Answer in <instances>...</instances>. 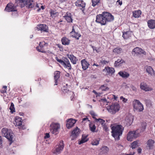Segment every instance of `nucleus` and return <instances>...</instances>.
<instances>
[{"instance_id":"f257e3e1","label":"nucleus","mask_w":155,"mask_h":155,"mask_svg":"<svg viewBox=\"0 0 155 155\" xmlns=\"http://www.w3.org/2000/svg\"><path fill=\"white\" fill-rule=\"evenodd\" d=\"M114 19V17L111 14L104 12L102 14L96 16L95 21L96 22L100 23L101 25H105L108 22L113 21Z\"/></svg>"},{"instance_id":"f03ea898","label":"nucleus","mask_w":155,"mask_h":155,"mask_svg":"<svg viewBox=\"0 0 155 155\" xmlns=\"http://www.w3.org/2000/svg\"><path fill=\"white\" fill-rule=\"evenodd\" d=\"M112 135L115 140H119L120 136H121L124 130V127L120 125H115L111 128Z\"/></svg>"},{"instance_id":"7ed1b4c3","label":"nucleus","mask_w":155,"mask_h":155,"mask_svg":"<svg viewBox=\"0 0 155 155\" xmlns=\"http://www.w3.org/2000/svg\"><path fill=\"white\" fill-rule=\"evenodd\" d=\"M2 135L6 137L10 141H12L13 138V133L10 130L6 128H3L2 130Z\"/></svg>"},{"instance_id":"20e7f679","label":"nucleus","mask_w":155,"mask_h":155,"mask_svg":"<svg viewBox=\"0 0 155 155\" xmlns=\"http://www.w3.org/2000/svg\"><path fill=\"white\" fill-rule=\"evenodd\" d=\"M132 105L134 109L137 111L141 112L143 110V105L138 100H134L132 102Z\"/></svg>"},{"instance_id":"39448f33","label":"nucleus","mask_w":155,"mask_h":155,"mask_svg":"<svg viewBox=\"0 0 155 155\" xmlns=\"http://www.w3.org/2000/svg\"><path fill=\"white\" fill-rule=\"evenodd\" d=\"M60 125L57 123H52L50 125V132L53 134L56 135L58 134Z\"/></svg>"},{"instance_id":"423d86ee","label":"nucleus","mask_w":155,"mask_h":155,"mask_svg":"<svg viewBox=\"0 0 155 155\" xmlns=\"http://www.w3.org/2000/svg\"><path fill=\"white\" fill-rule=\"evenodd\" d=\"M120 107L118 103H115L107 108L108 111L112 114H114L120 110Z\"/></svg>"},{"instance_id":"0eeeda50","label":"nucleus","mask_w":155,"mask_h":155,"mask_svg":"<svg viewBox=\"0 0 155 155\" xmlns=\"http://www.w3.org/2000/svg\"><path fill=\"white\" fill-rule=\"evenodd\" d=\"M139 136V134L137 130L130 131L127 134V140L128 141H131Z\"/></svg>"},{"instance_id":"6e6552de","label":"nucleus","mask_w":155,"mask_h":155,"mask_svg":"<svg viewBox=\"0 0 155 155\" xmlns=\"http://www.w3.org/2000/svg\"><path fill=\"white\" fill-rule=\"evenodd\" d=\"M14 124L19 129H24L26 128L25 125L22 124L21 118L19 117H15Z\"/></svg>"},{"instance_id":"1a4fd4ad","label":"nucleus","mask_w":155,"mask_h":155,"mask_svg":"<svg viewBox=\"0 0 155 155\" xmlns=\"http://www.w3.org/2000/svg\"><path fill=\"white\" fill-rule=\"evenodd\" d=\"M64 147L63 141H60L59 144L56 146L54 149L53 150V153L56 154L60 153L62 151Z\"/></svg>"},{"instance_id":"9d476101","label":"nucleus","mask_w":155,"mask_h":155,"mask_svg":"<svg viewBox=\"0 0 155 155\" xmlns=\"http://www.w3.org/2000/svg\"><path fill=\"white\" fill-rule=\"evenodd\" d=\"M76 5L78 7V8L81 10L83 13L84 14H85L84 11L85 10V7L86 5L85 3L83 0H78L75 3Z\"/></svg>"},{"instance_id":"9b49d317","label":"nucleus","mask_w":155,"mask_h":155,"mask_svg":"<svg viewBox=\"0 0 155 155\" xmlns=\"http://www.w3.org/2000/svg\"><path fill=\"white\" fill-rule=\"evenodd\" d=\"M5 10L8 12H12L17 10L16 6L12 3H8L6 5Z\"/></svg>"},{"instance_id":"f8f14e48","label":"nucleus","mask_w":155,"mask_h":155,"mask_svg":"<svg viewBox=\"0 0 155 155\" xmlns=\"http://www.w3.org/2000/svg\"><path fill=\"white\" fill-rule=\"evenodd\" d=\"M132 54L133 55L135 56L136 55H138L141 54L145 55L146 53V52L141 48L136 47L133 49Z\"/></svg>"},{"instance_id":"ddd939ff","label":"nucleus","mask_w":155,"mask_h":155,"mask_svg":"<svg viewBox=\"0 0 155 155\" xmlns=\"http://www.w3.org/2000/svg\"><path fill=\"white\" fill-rule=\"evenodd\" d=\"M71 36L73 38H74L77 40H78L79 38L81 36L80 34L78 31L74 29V26L72 27L71 31L70 32Z\"/></svg>"},{"instance_id":"4468645a","label":"nucleus","mask_w":155,"mask_h":155,"mask_svg":"<svg viewBox=\"0 0 155 155\" xmlns=\"http://www.w3.org/2000/svg\"><path fill=\"white\" fill-rule=\"evenodd\" d=\"M140 88L145 91H152L153 88L148 86L146 83L143 82L140 83Z\"/></svg>"},{"instance_id":"2eb2a0df","label":"nucleus","mask_w":155,"mask_h":155,"mask_svg":"<svg viewBox=\"0 0 155 155\" xmlns=\"http://www.w3.org/2000/svg\"><path fill=\"white\" fill-rule=\"evenodd\" d=\"M103 71L106 74H112L115 71L114 69L113 68L109 67H105Z\"/></svg>"},{"instance_id":"dca6fc26","label":"nucleus","mask_w":155,"mask_h":155,"mask_svg":"<svg viewBox=\"0 0 155 155\" xmlns=\"http://www.w3.org/2000/svg\"><path fill=\"white\" fill-rule=\"evenodd\" d=\"M62 59L64 60V63L62 65L64 67L68 68V70H71V67L68 59L65 57L63 58Z\"/></svg>"},{"instance_id":"f3484780","label":"nucleus","mask_w":155,"mask_h":155,"mask_svg":"<svg viewBox=\"0 0 155 155\" xmlns=\"http://www.w3.org/2000/svg\"><path fill=\"white\" fill-rule=\"evenodd\" d=\"M76 122V120L72 118L68 119L66 124V127L68 129L74 126Z\"/></svg>"},{"instance_id":"a211bd4d","label":"nucleus","mask_w":155,"mask_h":155,"mask_svg":"<svg viewBox=\"0 0 155 155\" xmlns=\"http://www.w3.org/2000/svg\"><path fill=\"white\" fill-rule=\"evenodd\" d=\"M37 28L38 30L42 31L43 32H48V26L45 24H40L38 25L37 27Z\"/></svg>"},{"instance_id":"6ab92c4d","label":"nucleus","mask_w":155,"mask_h":155,"mask_svg":"<svg viewBox=\"0 0 155 155\" xmlns=\"http://www.w3.org/2000/svg\"><path fill=\"white\" fill-rule=\"evenodd\" d=\"M133 121V117L131 115L127 116L125 119V123L127 125L130 126L132 123Z\"/></svg>"},{"instance_id":"aec40b11","label":"nucleus","mask_w":155,"mask_h":155,"mask_svg":"<svg viewBox=\"0 0 155 155\" xmlns=\"http://www.w3.org/2000/svg\"><path fill=\"white\" fill-rule=\"evenodd\" d=\"M61 91L64 94L68 93L69 95H71V98L72 97H74V93L73 91H70L66 86H64L61 88Z\"/></svg>"},{"instance_id":"412c9836","label":"nucleus","mask_w":155,"mask_h":155,"mask_svg":"<svg viewBox=\"0 0 155 155\" xmlns=\"http://www.w3.org/2000/svg\"><path fill=\"white\" fill-rule=\"evenodd\" d=\"M146 71L150 76L153 77H155V72L151 67H147Z\"/></svg>"},{"instance_id":"4be33fe9","label":"nucleus","mask_w":155,"mask_h":155,"mask_svg":"<svg viewBox=\"0 0 155 155\" xmlns=\"http://www.w3.org/2000/svg\"><path fill=\"white\" fill-rule=\"evenodd\" d=\"M45 43L44 41L40 42L39 44V45L36 48L37 50L39 52L42 53H45V51L44 47L45 45Z\"/></svg>"},{"instance_id":"5701e85b","label":"nucleus","mask_w":155,"mask_h":155,"mask_svg":"<svg viewBox=\"0 0 155 155\" xmlns=\"http://www.w3.org/2000/svg\"><path fill=\"white\" fill-rule=\"evenodd\" d=\"M68 57L70 60L71 63L73 64H76L77 62L78 61V59L73 54H67Z\"/></svg>"},{"instance_id":"b1692460","label":"nucleus","mask_w":155,"mask_h":155,"mask_svg":"<svg viewBox=\"0 0 155 155\" xmlns=\"http://www.w3.org/2000/svg\"><path fill=\"white\" fill-rule=\"evenodd\" d=\"M81 62L82 68L84 70H86L88 68L89 64L85 59H83L81 61Z\"/></svg>"},{"instance_id":"393cba45","label":"nucleus","mask_w":155,"mask_h":155,"mask_svg":"<svg viewBox=\"0 0 155 155\" xmlns=\"http://www.w3.org/2000/svg\"><path fill=\"white\" fill-rule=\"evenodd\" d=\"M25 5L26 7L29 8H32L35 5L33 0H26Z\"/></svg>"},{"instance_id":"a878e982","label":"nucleus","mask_w":155,"mask_h":155,"mask_svg":"<svg viewBox=\"0 0 155 155\" xmlns=\"http://www.w3.org/2000/svg\"><path fill=\"white\" fill-rule=\"evenodd\" d=\"M71 16L72 15L71 13L67 12L64 16V17L68 22H72L73 20Z\"/></svg>"},{"instance_id":"bb28decb","label":"nucleus","mask_w":155,"mask_h":155,"mask_svg":"<svg viewBox=\"0 0 155 155\" xmlns=\"http://www.w3.org/2000/svg\"><path fill=\"white\" fill-rule=\"evenodd\" d=\"M147 24L149 28L153 29L155 28V20L151 19L147 21Z\"/></svg>"},{"instance_id":"cd10ccee","label":"nucleus","mask_w":155,"mask_h":155,"mask_svg":"<svg viewBox=\"0 0 155 155\" xmlns=\"http://www.w3.org/2000/svg\"><path fill=\"white\" fill-rule=\"evenodd\" d=\"M154 142V140L151 139H149L146 143L147 145V147L149 149H152L153 148Z\"/></svg>"},{"instance_id":"c85d7f7f","label":"nucleus","mask_w":155,"mask_h":155,"mask_svg":"<svg viewBox=\"0 0 155 155\" xmlns=\"http://www.w3.org/2000/svg\"><path fill=\"white\" fill-rule=\"evenodd\" d=\"M61 72L58 71H56L54 73V78L55 80V84L54 85H57L58 80L60 78Z\"/></svg>"},{"instance_id":"c756f323","label":"nucleus","mask_w":155,"mask_h":155,"mask_svg":"<svg viewBox=\"0 0 155 155\" xmlns=\"http://www.w3.org/2000/svg\"><path fill=\"white\" fill-rule=\"evenodd\" d=\"M118 74L120 77L124 78H127L130 76V74L129 73L123 71L119 72Z\"/></svg>"},{"instance_id":"7c9ffc66","label":"nucleus","mask_w":155,"mask_h":155,"mask_svg":"<svg viewBox=\"0 0 155 155\" xmlns=\"http://www.w3.org/2000/svg\"><path fill=\"white\" fill-rule=\"evenodd\" d=\"M109 150V148L106 146H103L100 150V153L106 155Z\"/></svg>"},{"instance_id":"2f4dec72","label":"nucleus","mask_w":155,"mask_h":155,"mask_svg":"<svg viewBox=\"0 0 155 155\" xmlns=\"http://www.w3.org/2000/svg\"><path fill=\"white\" fill-rule=\"evenodd\" d=\"M26 0H15V3L16 6H20L21 8L24 7L25 4Z\"/></svg>"},{"instance_id":"473e14b6","label":"nucleus","mask_w":155,"mask_h":155,"mask_svg":"<svg viewBox=\"0 0 155 155\" xmlns=\"http://www.w3.org/2000/svg\"><path fill=\"white\" fill-rule=\"evenodd\" d=\"M87 135H82L81 140L79 141L78 144H81L87 142L88 140V139L87 138Z\"/></svg>"},{"instance_id":"72a5a7b5","label":"nucleus","mask_w":155,"mask_h":155,"mask_svg":"<svg viewBox=\"0 0 155 155\" xmlns=\"http://www.w3.org/2000/svg\"><path fill=\"white\" fill-rule=\"evenodd\" d=\"M133 16L135 18H138L140 16L142 13V12L140 10H136L132 12Z\"/></svg>"},{"instance_id":"f704fd0d","label":"nucleus","mask_w":155,"mask_h":155,"mask_svg":"<svg viewBox=\"0 0 155 155\" xmlns=\"http://www.w3.org/2000/svg\"><path fill=\"white\" fill-rule=\"evenodd\" d=\"M122 51V49L119 47L115 48L113 51V52L116 54H120L121 53Z\"/></svg>"},{"instance_id":"c9c22d12","label":"nucleus","mask_w":155,"mask_h":155,"mask_svg":"<svg viewBox=\"0 0 155 155\" xmlns=\"http://www.w3.org/2000/svg\"><path fill=\"white\" fill-rule=\"evenodd\" d=\"M125 61L122 59H119L117 60V61H115L114 63V66L117 67L120 64L124 63Z\"/></svg>"},{"instance_id":"e433bc0d","label":"nucleus","mask_w":155,"mask_h":155,"mask_svg":"<svg viewBox=\"0 0 155 155\" xmlns=\"http://www.w3.org/2000/svg\"><path fill=\"white\" fill-rule=\"evenodd\" d=\"M61 41L63 45H68L70 43V40L66 37H63L61 39Z\"/></svg>"},{"instance_id":"4c0bfd02","label":"nucleus","mask_w":155,"mask_h":155,"mask_svg":"<svg viewBox=\"0 0 155 155\" xmlns=\"http://www.w3.org/2000/svg\"><path fill=\"white\" fill-rule=\"evenodd\" d=\"M95 121L96 122H99L101 124L102 126L105 124V120L101 118H95Z\"/></svg>"},{"instance_id":"58836bf2","label":"nucleus","mask_w":155,"mask_h":155,"mask_svg":"<svg viewBox=\"0 0 155 155\" xmlns=\"http://www.w3.org/2000/svg\"><path fill=\"white\" fill-rule=\"evenodd\" d=\"M107 84H104L101 86L100 89L102 91H107L109 90V88L107 87Z\"/></svg>"},{"instance_id":"ea45409f","label":"nucleus","mask_w":155,"mask_h":155,"mask_svg":"<svg viewBox=\"0 0 155 155\" xmlns=\"http://www.w3.org/2000/svg\"><path fill=\"white\" fill-rule=\"evenodd\" d=\"M79 129L78 128V127H77L72 132V134L73 135L77 136L79 134Z\"/></svg>"},{"instance_id":"a19ab883","label":"nucleus","mask_w":155,"mask_h":155,"mask_svg":"<svg viewBox=\"0 0 155 155\" xmlns=\"http://www.w3.org/2000/svg\"><path fill=\"white\" fill-rule=\"evenodd\" d=\"M90 129L92 132H95L96 129V126L95 124H89Z\"/></svg>"},{"instance_id":"79ce46f5","label":"nucleus","mask_w":155,"mask_h":155,"mask_svg":"<svg viewBox=\"0 0 155 155\" xmlns=\"http://www.w3.org/2000/svg\"><path fill=\"white\" fill-rule=\"evenodd\" d=\"M129 31H127L123 33L122 36L124 39H127L128 38L130 35L129 34Z\"/></svg>"},{"instance_id":"37998d69","label":"nucleus","mask_w":155,"mask_h":155,"mask_svg":"<svg viewBox=\"0 0 155 155\" xmlns=\"http://www.w3.org/2000/svg\"><path fill=\"white\" fill-rule=\"evenodd\" d=\"M99 140L97 139L93 140L91 142V144L93 145L97 146L99 144Z\"/></svg>"},{"instance_id":"c03bdc74","label":"nucleus","mask_w":155,"mask_h":155,"mask_svg":"<svg viewBox=\"0 0 155 155\" xmlns=\"http://www.w3.org/2000/svg\"><path fill=\"white\" fill-rule=\"evenodd\" d=\"M146 123L145 122H143L141 123V128L142 131H143L146 129Z\"/></svg>"},{"instance_id":"a18cd8bd","label":"nucleus","mask_w":155,"mask_h":155,"mask_svg":"<svg viewBox=\"0 0 155 155\" xmlns=\"http://www.w3.org/2000/svg\"><path fill=\"white\" fill-rule=\"evenodd\" d=\"M9 109L11 110V112L12 113L15 111V108L14 107V105L13 103H11Z\"/></svg>"},{"instance_id":"49530a36","label":"nucleus","mask_w":155,"mask_h":155,"mask_svg":"<svg viewBox=\"0 0 155 155\" xmlns=\"http://www.w3.org/2000/svg\"><path fill=\"white\" fill-rule=\"evenodd\" d=\"M100 0H92V5L94 7L99 3Z\"/></svg>"},{"instance_id":"de8ad7c7","label":"nucleus","mask_w":155,"mask_h":155,"mask_svg":"<svg viewBox=\"0 0 155 155\" xmlns=\"http://www.w3.org/2000/svg\"><path fill=\"white\" fill-rule=\"evenodd\" d=\"M137 146V141H134L131 144V147L132 149L135 148Z\"/></svg>"},{"instance_id":"09e8293b","label":"nucleus","mask_w":155,"mask_h":155,"mask_svg":"<svg viewBox=\"0 0 155 155\" xmlns=\"http://www.w3.org/2000/svg\"><path fill=\"white\" fill-rule=\"evenodd\" d=\"M55 59L58 62L60 63L61 65H62L63 64H64V60H63V59L62 60L61 59L58 58L57 57H55Z\"/></svg>"},{"instance_id":"8fccbe9b","label":"nucleus","mask_w":155,"mask_h":155,"mask_svg":"<svg viewBox=\"0 0 155 155\" xmlns=\"http://www.w3.org/2000/svg\"><path fill=\"white\" fill-rule=\"evenodd\" d=\"M12 15L13 17H16L18 16V15L17 10L15 11H13L12 12Z\"/></svg>"},{"instance_id":"3c124183","label":"nucleus","mask_w":155,"mask_h":155,"mask_svg":"<svg viewBox=\"0 0 155 155\" xmlns=\"http://www.w3.org/2000/svg\"><path fill=\"white\" fill-rule=\"evenodd\" d=\"M7 87L6 86H4L3 87L2 89L1 90L0 92L1 93L4 94L6 92V90H7Z\"/></svg>"},{"instance_id":"603ef678","label":"nucleus","mask_w":155,"mask_h":155,"mask_svg":"<svg viewBox=\"0 0 155 155\" xmlns=\"http://www.w3.org/2000/svg\"><path fill=\"white\" fill-rule=\"evenodd\" d=\"M104 130L106 132L108 130V128L106 124H105L102 126Z\"/></svg>"},{"instance_id":"864d4df0","label":"nucleus","mask_w":155,"mask_h":155,"mask_svg":"<svg viewBox=\"0 0 155 155\" xmlns=\"http://www.w3.org/2000/svg\"><path fill=\"white\" fill-rule=\"evenodd\" d=\"M90 114L95 119V117L97 116L94 112L93 111H91L90 112Z\"/></svg>"},{"instance_id":"5fc2aeb1","label":"nucleus","mask_w":155,"mask_h":155,"mask_svg":"<svg viewBox=\"0 0 155 155\" xmlns=\"http://www.w3.org/2000/svg\"><path fill=\"white\" fill-rule=\"evenodd\" d=\"M120 100H122L123 101L124 103L126 102L127 101V99L124 97L123 96H121L120 97Z\"/></svg>"},{"instance_id":"6e6d98bb","label":"nucleus","mask_w":155,"mask_h":155,"mask_svg":"<svg viewBox=\"0 0 155 155\" xmlns=\"http://www.w3.org/2000/svg\"><path fill=\"white\" fill-rule=\"evenodd\" d=\"M41 5V4H37L35 5V6L36 8H38V9L37 10L38 12H39L41 10V8H40V6Z\"/></svg>"},{"instance_id":"4d7b16f0","label":"nucleus","mask_w":155,"mask_h":155,"mask_svg":"<svg viewBox=\"0 0 155 155\" xmlns=\"http://www.w3.org/2000/svg\"><path fill=\"white\" fill-rule=\"evenodd\" d=\"M108 62H109V61H107L105 60L102 61H101V63L102 64H106L108 63Z\"/></svg>"},{"instance_id":"13d9d810","label":"nucleus","mask_w":155,"mask_h":155,"mask_svg":"<svg viewBox=\"0 0 155 155\" xmlns=\"http://www.w3.org/2000/svg\"><path fill=\"white\" fill-rule=\"evenodd\" d=\"M50 137V135L49 133H46L45 134V136L44 137V138L46 139Z\"/></svg>"},{"instance_id":"bf43d9fd","label":"nucleus","mask_w":155,"mask_h":155,"mask_svg":"<svg viewBox=\"0 0 155 155\" xmlns=\"http://www.w3.org/2000/svg\"><path fill=\"white\" fill-rule=\"evenodd\" d=\"M65 76L66 77H68V78H71V77L72 76L69 73H67L65 74Z\"/></svg>"},{"instance_id":"052dcab7","label":"nucleus","mask_w":155,"mask_h":155,"mask_svg":"<svg viewBox=\"0 0 155 155\" xmlns=\"http://www.w3.org/2000/svg\"><path fill=\"white\" fill-rule=\"evenodd\" d=\"M2 140L1 136H0V147L2 146Z\"/></svg>"},{"instance_id":"680f3d73","label":"nucleus","mask_w":155,"mask_h":155,"mask_svg":"<svg viewBox=\"0 0 155 155\" xmlns=\"http://www.w3.org/2000/svg\"><path fill=\"white\" fill-rule=\"evenodd\" d=\"M141 149L140 148H138L137 150V152L139 153H141Z\"/></svg>"},{"instance_id":"e2e57ef3","label":"nucleus","mask_w":155,"mask_h":155,"mask_svg":"<svg viewBox=\"0 0 155 155\" xmlns=\"http://www.w3.org/2000/svg\"><path fill=\"white\" fill-rule=\"evenodd\" d=\"M100 47H99L98 48H97V50H96V52L97 53H98L100 52Z\"/></svg>"},{"instance_id":"0e129e2a","label":"nucleus","mask_w":155,"mask_h":155,"mask_svg":"<svg viewBox=\"0 0 155 155\" xmlns=\"http://www.w3.org/2000/svg\"><path fill=\"white\" fill-rule=\"evenodd\" d=\"M91 47L92 48L93 50L94 51H95V50L96 51V50H97V48H96V47H95L93 46H92Z\"/></svg>"},{"instance_id":"69168bd1","label":"nucleus","mask_w":155,"mask_h":155,"mask_svg":"<svg viewBox=\"0 0 155 155\" xmlns=\"http://www.w3.org/2000/svg\"><path fill=\"white\" fill-rule=\"evenodd\" d=\"M83 121L85 120L88 121V118L87 117L84 118L82 119Z\"/></svg>"},{"instance_id":"338daca9","label":"nucleus","mask_w":155,"mask_h":155,"mask_svg":"<svg viewBox=\"0 0 155 155\" xmlns=\"http://www.w3.org/2000/svg\"><path fill=\"white\" fill-rule=\"evenodd\" d=\"M132 89L134 91H136L137 90V88L134 86H132Z\"/></svg>"},{"instance_id":"774afa93","label":"nucleus","mask_w":155,"mask_h":155,"mask_svg":"<svg viewBox=\"0 0 155 155\" xmlns=\"http://www.w3.org/2000/svg\"><path fill=\"white\" fill-rule=\"evenodd\" d=\"M117 2L119 3L120 5H121L122 4V1H120V0H118Z\"/></svg>"}]
</instances>
